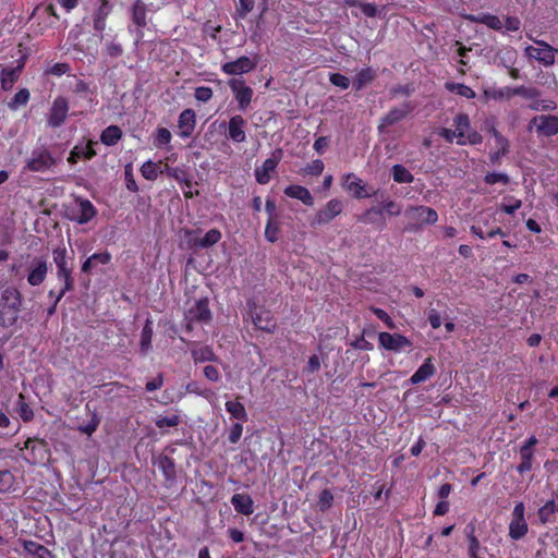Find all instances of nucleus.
Returning a JSON list of instances; mask_svg holds the SVG:
<instances>
[{
	"label": "nucleus",
	"mask_w": 558,
	"mask_h": 558,
	"mask_svg": "<svg viewBox=\"0 0 558 558\" xmlns=\"http://www.w3.org/2000/svg\"><path fill=\"white\" fill-rule=\"evenodd\" d=\"M196 124V112L193 109H183L178 117L179 136L184 140L192 137Z\"/></svg>",
	"instance_id": "obj_20"
},
{
	"label": "nucleus",
	"mask_w": 558,
	"mask_h": 558,
	"mask_svg": "<svg viewBox=\"0 0 558 558\" xmlns=\"http://www.w3.org/2000/svg\"><path fill=\"white\" fill-rule=\"evenodd\" d=\"M77 203L80 206V210L77 216L73 217V220H75L76 222L87 223L97 215V209L88 198H78Z\"/></svg>",
	"instance_id": "obj_30"
},
{
	"label": "nucleus",
	"mask_w": 558,
	"mask_h": 558,
	"mask_svg": "<svg viewBox=\"0 0 558 558\" xmlns=\"http://www.w3.org/2000/svg\"><path fill=\"white\" fill-rule=\"evenodd\" d=\"M369 310L374 313V315L380 319L381 323L389 329H396V324L393 318L383 308L371 306Z\"/></svg>",
	"instance_id": "obj_58"
},
{
	"label": "nucleus",
	"mask_w": 558,
	"mask_h": 558,
	"mask_svg": "<svg viewBox=\"0 0 558 558\" xmlns=\"http://www.w3.org/2000/svg\"><path fill=\"white\" fill-rule=\"evenodd\" d=\"M228 85L238 102V108L245 112L252 102L254 90L243 78H230Z\"/></svg>",
	"instance_id": "obj_9"
},
{
	"label": "nucleus",
	"mask_w": 558,
	"mask_h": 558,
	"mask_svg": "<svg viewBox=\"0 0 558 558\" xmlns=\"http://www.w3.org/2000/svg\"><path fill=\"white\" fill-rule=\"evenodd\" d=\"M522 199L517 198L512 195H507L504 197V202L500 205V210L506 213L507 215H513L517 210L522 207Z\"/></svg>",
	"instance_id": "obj_50"
},
{
	"label": "nucleus",
	"mask_w": 558,
	"mask_h": 558,
	"mask_svg": "<svg viewBox=\"0 0 558 558\" xmlns=\"http://www.w3.org/2000/svg\"><path fill=\"white\" fill-rule=\"evenodd\" d=\"M283 194L288 197L300 199L307 207H312L314 205V197L305 186L293 184L288 185L283 189Z\"/></svg>",
	"instance_id": "obj_27"
},
{
	"label": "nucleus",
	"mask_w": 558,
	"mask_h": 558,
	"mask_svg": "<svg viewBox=\"0 0 558 558\" xmlns=\"http://www.w3.org/2000/svg\"><path fill=\"white\" fill-rule=\"evenodd\" d=\"M97 145V142L93 140H88L85 146L75 145L69 153L68 162L70 165H75L80 160H90L96 157L97 151L94 146Z\"/></svg>",
	"instance_id": "obj_23"
},
{
	"label": "nucleus",
	"mask_w": 558,
	"mask_h": 558,
	"mask_svg": "<svg viewBox=\"0 0 558 558\" xmlns=\"http://www.w3.org/2000/svg\"><path fill=\"white\" fill-rule=\"evenodd\" d=\"M183 319L196 322L201 325L210 324L213 312L209 307V300L207 298L196 300L192 306L184 311Z\"/></svg>",
	"instance_id": "obj_8"
},
{
	"label": "nucleus",
	"mask_w": 558,
	"mask_h": 558,
	"mask_svg": "<svg viewBox=\"0 0 558 558\" xmlns=\"http://www.w3.org/2000/svg\"><path fill=\"white\" fill-rule=\"evenodd\" d=\"M181 422V418L179 415L177 414H173V415H169V416H163V417H159L155 421V425L158 427V428H163V427H175L180 424Z\"/></svg>",
	"instance_id": "obj_63"
},
{
	"label": "nucleus",
	"mask_w": 558,
	"mask_h": 558,
	"mask_svg": "<svg viewBox=\"0 0 558 558\" xmlns=\"http://www.w3.org/2000/svg\"><path fill=\"white\" fill-rule=\"evenodd\" d=\"M123 136L122 130L120 126L111 124L102 130L100 134V141L102 144L107 146L116 145Z\"/></svg>",
	"instance_id": "obj_37"
},
{
	"label": "nucleus",
	"mask_w": 558,
	"mask_h": 558,
	"mask_svg": "<svg viewBox=\"0 0 558 558\" xmlns=\"http://www.w3.org/2000/svg\"><path fill=\"white\" fill-rule=\"evenodd\" d=\"M343 210L342 201L339 198H330L327 205L318 210L314 217V222L317 225H327L335 217L339 216Z\"/></svg>",
	"instance_id": "obj_21"
},
{
	"label": "nucleus",
	"mask_w": 558,
	"mask_h": 558,
	"mask_svg": "<svg viewBox=\"0 0 558 558\" xmlns=\"http://www.w3.org/2000/svg\"><path fill=\"white\" fill-rule=\"evenodd\" d=\"M172 141V133L165 126H158L154 133L153 144L155 147L160 148L167 146Z\"/></svg>",
	"instance_id": "obj_47"
},
{
	"label": "nucleus",
	"mask_w": 558,
	"mask_h": 558,
	"mask_svg": "<svg viewBox=\"0 0 558 558\" xmlns=\"http://www.w3.org/2000/svg\"><path fill=\"white\" fill-rule=\"evenodd\" d=\"M436 374V367L432 362L430 357L424 360L421 366L414 372L411 376L410 381L413 385H417L429 379L432 376Z\"/></svg>",
	"instance_id": "obj_29"
},
{
	"label": "nucleus",
	"mask_w": 558,
	"mask_h": 558,
	"mask_svg": "<svg viewBox=\"0 0 558 558\" xmlns=\"http://www.w3.org/2000/svg\"><path fill=\"white\" fill-rule=\"evenodd\" d=\"M558 512V504L551 499L544 504L537 511L538 519L546 524L554 521V514Z\"/></svg>",
	"instance_id": "obj_41"
},
{
	"label": "nucleus",
	"mask_w": 558,
	"mask_h": 558,
	"mask_svg": "<svg viewBox=\"0 0 558 558\" xmlns=\"http://www.w3.org/2000/svg\"><path fill=\"white\" fill-rule=\"evenodd\" d=\"M415 110V104L413 101H403L398 107H392L381 119L378 124V131L383 132L386 126L397 124L398 122L405 119L410 113Z\"/></svg>",
	"instance_id": "obj_12"
},
{
	"label": "nucleus",
	"mask_w": 558,
	"mask_h": 558,
	"mask_svg": "<svg viewBox=\"0 0 558 558\" xmlns=\"http://www.w3.org/2000/svg\"><path fill=\"white\" fill-rule=\"evenodd\" d=\"M48 274V264L44 257H34L27 266L26 281L32 287L44 283Z\"/></svg>",
	"instance_id": "obj_16"
},
{
	"label": "nucleus",
	"mask_w": 558,
	"mask_h": 558,
	"mask_svg": "<svg viewBox=\"0 0 558 558\" xmlns=\"http://www.w3.org/2000/svg\"><path fill=\"white\" fill-rule=\"evenodd\" d=\"M405 216L409 222L404 230L412 233L420 232L424 225H435L439 219V215L434 208L422 205L408 207Z\"/></svg>",
	"instance_id": "obj_3"
},
{
	"label": "nucleus",
	"mask_w": 558,
	"mask_h": 558,
	"mask_svg": "<svg viewBox=\"0 0 558 558\" xmlns=\"http://www.w3.org/2000/svg\"><path fill=\"white\" fill-rule=\"evenodd\" d=\"M192 357L195 363L202 362H216L219 360V356L215 353L211 347L209 345H198L191 350Z\"/></svg>",
	"instance_id": "obj_35"
},
{
	"label": "nucleus",
	"mask_w": 558,
	"mask_h": 558,
	"mask_svg": "<svg viewBox=\"0 0 558 558\" xmlns=\"http://www.w3.org/2000/svg\"><path fill=\"white\" fill-rule=\"evenodd\" d=\"M376 80V72L372 68H365L359 71L352 81V87L355 92H360L365 85Z\"/></svg>",
	"instance_id": "obj_34"
},
{
	"label": "nucleus",
	"mask_w": 558,
	"mask_h": 558,
	"mask_svg": "<svg viewBox=\"0 0 558 558\" xmlns=\"http://www.w3.org/2000/svg\"><path fill=\"white\" fill-rule=\"evenodd\" d=\"M72 93L75 95L82 96L85 100H87L88 105L93 104V92L89 88V84L84 80H77L72 89Z\"/></svg>",
	"instance_id": "obj_51"
},
{
	"label": "nucleus",
	"mask_w": 558,
	"mask_h": 558,
	"mask_svg": "<svg viewBox=\"0 0 558 558\" xmlns=\"http://www.w3.org/2000/svg\"><path fill=\"white\" fill-rule=\"evenodd\" d=\"M333 501V495L331 494L330 489H323L319 493L317 506L320 511L326 512L329 510Z\"/></svg>",
	"instance_id": "obj_57"
},
{
	"label": "nucleus",
	"mask_w": 558,
	"mask_h": 558,
	"mask_svg": "<svg viewBox=\"0 0 558 558\" xmlns=\"http://www.w3.org/2000/svg\"><path fill=\"white\" fill-rule=\"evenodd\" d=\"M383 215V209L379 207H372L367 209L365 213L357 217V220L364 223H372L376 221V217H380Z\"/></svg>",
	"instance_id": "obj_61"
},
{
	"label": "nucleus",
	"mask_w": 558,
	"mask_h": 558,
	"mask_svg": "<svg viewBox=\"0 0 558 558\" xmlns=\"http://www.w3.org/2000/svg\"><path fill=\"white\" fill-rule=\"evenodd\" d=\"M247 308L251 314L253 325L265 332L272 333L277 328V323L271 312L264 306H258L255 301L247 302Z\"/></svg>",
	"instance_id": "obj_5"
},
{
	"label": "nucleus",
	"mask_w": 558,
	"mask_h": 558,
	"mask_svg": "<svg viewBox=\"0 0 558 558\" xmlns=\"http://www.w3.org/2000/svg\"><path fill=\"white\" fill-rule=\"evenodd\" d=\"M57 166V160L48 148H35L25 162L24 170L45 172Z\"/></svg>",
	"instance_id": "obj_4"
},
{
	"label": "nucleus",
	"mask_w": 558,
	"mask_h": 558,
	"mask_svg": "<svg viewBox=\"0 0 558 558\" xmlns=\"http://www.w3.org/2000/svg\"><path fill=\"white\" fill-rule=\"evenodd\" d=\"M246 121L240 114L233 116L228 122L222 121L220 128L227 129V137L233 143H244L246 141L245 135Z\"/></svg>",
	"instance_id": "obj_17"
},
{
	"label": "nucleus",
	"mask_w": 558,
	"mask_h": 558,
	"mask_svg": "<svg viewBox=\"0 0 558 558\" xmlns=\"http://www.w3.org/2000/svg\"><path fill=\"white\" fill-rule=\"evenodd\" d=\"M445 88L448 92L456 93L457 95L462 96L466 99H473L476 97L475 92L463 83L446 82Z\"/></svg>",
	"instance_id": "obj_43"
},
{
	"label": "nucleus",
	"mask_w": 558,
	"mask_h": 558,
	"mask_svg": "<svg viewBox=\"0 0 558 558\" xmlns=\"http://www.w3.org/2000/svg\"><path fill=\"white\" fill-rule=\"evenodd\" d=\"M15 476L9 470H0V493H10L15 490Z\"/></svg>",
	"instance_id": "obj_48"
},
{
	"label": "nucleus",
	"mask_w": 558,
	"mask_h": 558,
	"mask_svg": "<svg viewBox=\"0 0 558 558\" xmlns=\"http://www.w3.org/2000/svg\"><path fill=\"white\" fill-rule=\"evenodd\" d=\"M23 547L26 553L36 556L37 558H50L51 553L46 546L35 541H25Z\"/></svg>",
	"instance_id": "obj_42"
},
{
	"label": "nucleus",
	"mask_w": 558,
	"mask_h": 558,
	"mask_svg": "<svg viewBox=\"0 0 558 558\" xmlns=\"http://www.w3.org/2000/svg\"><path fill=\"white\" fill-rule=\"evenodd\" d=\"M23 296L19 288L8 286L0 290V327H14L21 317Z\"/></svg>",
	"instance_id": "obj_1"
},
{
	"label": "nucleus",
	"mask_w": 558,
	"mask_h": 558,
	"mask_svg": "<svg viewBox=\"0 0 558 558\" xmlns=\"http://www.w3.org/2000/svg\"><path fill=\"white\" fill-rule=\"evenodd\" d=\"M536 47L527 46L525 53L531 59L537 60L544 66H553L555 62V51L553 46L543 41V39H535Z\"/></svg>",
	"instance_id": "obj_11"
},
{
	"label": "nucleus",
	"mask_w": 558,
	"mask_h": 558,
	"mask_svg": "<svg viewBox=\"0 0 558 558\" xmlns=\"http://www.w3.org/2000/svg\"><path fill=\"white\" fill-rule=\"evenodd\" d=\"M378 344L380 348L392 352H400L412 347V342L404 335L388 331H380L378 333Z\"/></svg>",
	"instance_id": "obj_13"
},
{
	"label": "nucleus",
	"mask_w": 558,
	"mask_h": 558,
	"mask_svg": "<svg viewBox=\"0 0 558 558\" xmlns=\"http://www.w3.org/2000/svg\"><path fill=\"white\" fill-rule=\"evenodd\" d=\"M279 159L268 158L260 167L255 169V179L258 184L265 185L270 180V172L278 166Z\"/></svg>",
	"instance_id": "obj_31"
},
{
	"label": "nucleus",
	"mask_w": 558,
	"mask_h": 558,
	"mask_svg": "<svg viewBox=\"0 0 558 558\" xmlns=\"http://www.w3.org/2000/svg\"><path fill=\"white\" fill-rule=\"evenodd\" d=\"M468 20L473 23L483 24L494 31H501L504 28V23L499 16L492 13L470 14Z\"/></svg>",
	"instance_id": "obj_28"
},
{
	"label": "nucleus",
	"mask_w": 558,
	"mask_h": 558,
	"mask_svg": "<svg viewBox=\"0 0 558 558\" xmlns=\"http://www.w3.org/2000/svg\"><path fill=\"white\" fill-rule=\"evenodd\" d=\"M280 222L276 217H268L265 225L264 236L267 241L275 243L279 238Z\"/></svg>",
	"instance_id": "obj_44"
},
{
	"label": "nucleus",
	"mask_w": 558,
	"mask_h": 558,
	"mask_svg": "<svg viewBox=\"0 0 558 558\" xmlns=\"http://www.w3.org/2000/svg\"><path fill=\"white\" fill-rule=\"evenodd\" d=\"M20 449L27 451L25 460L32 465L44 463L49 456L48 444L38 438L26 439Z\"/></svg>",
	"instance_id": "obj_7"
},
{
	"label": "nucleus",
	"mask_w": 558,
	"mask_h": 558,
	"mask_svg": "<svg viewBox=\"0 0 558 558\" xmlns=\"http://www.w3.org/2000/svg\"><path fill=\"white\" fill-rule=\"evenodd\" d=\"M221 239V231L218 229H211L207 231L203 238L195 241V245L199 247H209L218 243Z\"/></svg>",
	"instance_id": "obj_49"
},
{
	"label": "nucleus",
	"mask_w": 558,
	"mask_h": 558,
	"mask_svg": "<svg viewBox=\"0 0 558 558\" xmlns=\"http://www.w3.org/2000/svg\"><path fill=\"white\" fill-rule=\"evenodd\" d=\"M538 95L537 90L534 88H527L525 85H519L518 87L510 88L506 87L504 89H499L494 92V99H502V98H511L513 96H522L524 98L531 99Z\"/></svg>",
	"instance_id": "obj_24"
},
{
	"label": "nucleus",
	"mask_w": 558,
	"mask_h": 558,
	"mask_svg": "<svg viewBox=\"0 0 558 558\" xmlns=\"http://www.w3.org/2000/svg\"><path fill=\"white\" fill-rule=\"evenodd\" d=\"M325 169V163L320 159L313 160L302 169L301 173L304 175H320Z\"/></svg>",
	"instance_id": "obj_55"
},
{
	"label": "nucleus",
	"mask_w": 558,
	"mask_h": 558,
	"mask_svg": "<svg viewBox=\"0 0 558 558\" xmlns=\"http://www.w3.org/2000/svg\"><path fill=\"white\" fill-rule=\"evenodd\" d=\"M484 183L487 185H494L497 183L507 185L509 183V177L507 173L488 172L484 175Z\"/></svg>",
	"instance_id": "obj_59"
},
{
	"label": "nucleus",
	"mask_w": 558,
	"mask_h": 558,
	"mask_svg": "<svg viewBox=\"0 0 558 558\" xmlns=\"http://www.w3.org/2000/svg\"><path fill=\"white\" fill-rule=\"evenodd\" d=\"M255 5V0H238L235 9L240 19H245Z\"/></svg>",
	"instance_id": "obj_62"
},
{
	"label": "nucleus",
	"mask_w": 558,
	"mask_h": 558,
	"mask_svg": "<svg viewBox=\"0 0 558 558\" xmlns=\"http://www.w3.org/2000/svg\"><path fill=\"white\" fill-rule=\"evenodd\" d=\"M225 407L231 418L238 420L240 422L247 421V413L241 401L229 400L225 403Z\"/></svg>",
	"instance_id": "obj_39"
},
{
	"label": "nucleus",
	"mask_w": 558,
	"mask_h": 558,
	"mask_svg": "<svg viewBox=\"0 0 558 558\" xmlns=\"http://www.w3.org/2000/svg\"><path fill=\"white\" fill-rule=\"evenodd\" d=\"M145 180H155L158 175V165L151 160L144 162L140 169Z\"/></svg>",
	"instance_id": "obj_56"
},
{
	"label": "nucleus",
	"mask_w": 558,
	"mask_h": 558,
	"mask_svg": "<svg viewBox=\"0 0 558 558\" xmlns=\"http://www.w3.org/2000/svg\"><path fill=\"white\" fill-rule=\"evenodd\" d=\"M52 258L57 267L56 277L63 282V287L58 292V300H62L66 292L74 290L75 281L73 278L72 258L68 257L66 246H58L52 250Z\"/></svg>",
	"instance_id": "obj_2"
},
{
	"label": "nucleus",
	"mask_w": 558,
	"mask_h": 558,
	"mask_svg": "<svg viewBox=\"0 0 558 558\" xmlns=\"http://www.w3.org/2000/svg\"><path fill=\"white\" fill-rule=\"evenodd\" d=\"M391 172H392V177H393V181L395 182H397L399 184H402V183H407V184L413 183L414 175L404 166H402V165H395L392 167V169H391Z\"/></svg>",
	"instance_id": "obj_45"
},
{
	"label": "nucleus",
	"mask_w": 558,
	"mask_h": 558,
	"mask_svg": "<svg viewBox=\"0 0 558 558\" xmlns=\"http://www.w3.org/2000/svg\"><path fill=\"white\" fill-rule=\"evenodd\" d=\"M487 132L495 140L496 146L498 148L502 147V153H509L510 145H509L507 137L504 136L494 124H492L487 128Z\"/></svg>",
	"instance_id": "obj_52"
},
{
	"label": "nucleus",
	"mask_w": 558,
	"mask_h": 558,
	"mask_svg": "<svg viewBox=\"0 0 558 558\" xmlns=\"http://www.w3.org/2000/svg\"><path fill=\"white\" fill-rule=\"evenodd\" d=\"M131 21L136 26L134 31L135 45L144 38L143 28L147 26V7L142 0H136L131 8Z\"/></svg>",
	"instance_id": "obj_14"
},
{
	"label": "nucleus",
	"mask_w": 558,
	"mask_h": 558,
	"mask_svg": "<svg viewBox=\"0 0 558 558\" xmlns=\"http://www.w3.org/2000/svg\"><path fill=\"white\" fill-rule=\"evenodd\" d=\"M231 505L242 515H250L254 512V500L248 494H234L231 497Z\"/></svg>",
	"instance_id": "obj_26"
},
{
	"label": "nucleus",
	"mask_w": 558,
	"mask_h": 558,
	"mask_svg": "<svg viewBox=\"0 0 558 558\" xmlns=\"http://www.w3.org/2000/svg\"><path fill=\"white\" fill-rule=\"evenodd\" d=\"M69 113V101L64 96H57L47 114V124L50 128H60L66 122Z\"/></svg>",
	"instance_id": "obj_10"
},
{
	"label": "nucleus",
	"mask_w": 558,
	"mask_h": 558,
	"mask_svg": "<svg viewBox=\"0 0 558 558\" xmlns=\"http://www.w3.org/2000/svg\"><path fill=\"white\" fill-rule=\"evenodd\" d=\"M195 98L199 102H208L214 97V90L206 85H201L195 88Z\"/></svg>",
	"instance_id": "obj_64"
},
{
	"label": "nucleus",
	"mask_w": 558,
	"mask_h": 558,
	"mask_svg": "<svg viewBox=\"0 0 558 558\" xmlns=\"http://www.w3.org/2000/svg\"><path fill=\"white\" fill-rule=\"evenodd\" d=\"M527 533L529 523L525 519V506L523 501H519L512 510V518L508 526V536L513 541H519Z\"/></svg>",
	"instance_id": "obj_6"
},
{
	"label": "nucleus",
	"mask_w": 558,
	"mask_h": 558,
	"mask_svg": "<svg viewBox=\"0 0 558 558\" xmlns=\"http://www.w3.org/2000/svg\"><path fill=\"white\" fill-rule=\"evenodd\" d=\"M20 68L16 69H2L0 73L1 89L9 92L13 88L14 83L20 77Z\"/></svg>",
	"instance_id": "obj_38"
},
{
	"label": "nucleus",
	"mask_w": 558,
	"mask_h": 558,
	"mask_svg": "<svg viewBox=\"0 0 558 558\" xmlns=\"http://www.w3.org/2000/svg\"><path fill=\"white\" fill-rule=\"evenodd\" d=\"M415 92V85L413 83L407 84H397L393 85L389 90V95L391 98H396L397 96H405L409 97Z\"/></svg>",
	"instance_id": "obj_53"
},
{
	"label": "nucleus",
	"mask_w": 558,
	"mask_h": 558,
	"mask_svg": "<svg viewBox=\"0 0 558 558\" xmlns=\"http://www.w3.org/2000/svg\"><path fill=\"white\" fill-rule=\"evenodd\" d=\"M165 170L169 177H171L175 182L185 187L183 194L186 198H193L194 196L198 195L197 190L195 192L192 191L193 181L189 177L186 170L179 167H170L168 165H166Z\"/></svg>",
	"instance_id": "obj_22"
},
{
	"label": "nucleus",
	"mask_w": 558,
	"mask_h": 558,
	"mask_svg": "<svg viewBox=\"0 0 558 558\" xmlns=\"http://www.w3.org/2000/svg\"><path fill=\"white\" fill-rule=\"evenodd\" d=\"M17 413L22 420V422L24 423H28V422H32L34 420V410L32 409V407L25 401V397L24 395L20 393L19 395V400H17Z\"/></svg>",
	"instance_id": "obj_46"
},
{
	"label": "nucleus",
	"mask_w": 558,
	"mask_h": 558,
	"mask_svg": "<svg viewBox=\"0 0 558 558\" xmlns=\"http://www.w3.org/2000/svg\"><path fill=\"white\" fill-rule=\"evenodd\" d=\"M156 464L162 472L166 482L172 484L175 478V461L168 454H159Z\"/></svg>",
	"instance_id": "obj_32"
},
{
	"label": "nucleus",
	"mask_w": 558,
	"mask_h": 558,
	"mask_svg": "<svg viewBox=\"0 0 558 558\" xmlns=\"http://www.w3.org/2000/svg\"><path fill=\"white\" fill-rule=\"evenodd\" d=\"M99 2L100 5L93 13V27L97 32H104L111 12V5L109 0H99Z\"/></svg>",
	"instance_id": "obj_25"
},
{
	"label": "nucleus",
	"mask_w": 558,
	"mask_h": 558,
	"mask_svg": "<svg viewBox=\"0 0 558 558\" xmlns=\"http://www.w3.org/2000/svg\"><path fill=\"white\" fill-rule=\"evenodd\" d=\"M100 421L101 420L98 416V414L96 412H92V416H90L88 424L78 426V430L89 437V435H92L94 432H96V429L98 428V426L100 424Z\"/></svg>",
	"instance_id": "obj_60"
},
{
	"label": "nucleus",
	"mask_w": 558,
	"mask_h": 558,
	"mask_svg": "<svg viewBox=\"0 0 558 558\" xmlns=\"http://www.w3.org/2000/svg\"><path fill=\"white\" fill-rule=\"evenodd\" d=\"M154 337V326L153 322L149 318L146 320L140 340V351L142 354H147L151 349V341Z\"/></svg>",
	"instance_id": "obj_36"
},
{
	"label": "nucleus",
	"mask_w": 558,
	"mask_h": 558,
	"mask_svg": "<svg viewBox=\"0 0 558 558\" xmlns=\"http://www.w3.org/2000/svg\"><path fill=\"white\" fill-rule=\"evenodd\" d=\"M342 187L348 192H352L355 198L372 197L377 193V191H367L366 185L362 182V179L352 172L342 177Z\"/></svg>",
	"instance_id": "obj_18"
},
{
	"label": "nucleus",
	"mask_w": 558,
	"mask_h": 558,
	"mask_svg": "<svg viewBox=\"0 0 558 558\" xmlns=\"http://www.w3.org/2000/svg\"><path fill=\"white\" fill-rule=\"evenodd\" d=\"M257 64V59H251L247 56H242L235 60L222 63L221 72L227 75H241L252 72L256 69Z\"/></svg>",
	"instance_id": "obj_15"
},
{
	"label": "nucleus",
	"mask_w": 558,
	"mask_h": 558,
	"mask_svg": "<svg viewBox=\"0 0 558 558\" xmlns=\"http://www.w3.org/2000/svg\"><path fill=\"white\" fill-rule=\"evenodd\" d=\"M29 98H31V94H29L28 89L22 88L14 95L12 100L9 102V107L12 110H16V108L26 105L28 102Z\"/></svg>",
	"instance_id": "obj_54"
},
{
	"label": "nucleus",
	"mask_w": 558,
	"mask_h": 558,
	"mask_svg": "<svg viewBox=\"0 0 558 558\" xmlns=\"http://www.w3.org/2000/svg\"><path fill=\"white\" fill-rule=\"evenodd\" d=\"M535 125L539 136L551 137L558 134V117L557 116H537L531 119L530 129Z\"/></svg>",
	"instance_id": "obj_19"
},
{
	"label": "nucleus",
	"mask_w": 558,
	"mask_h": 558,
	"mask_svg": "<svg viewBox=\"0 0 558 558\" xmlns=\"http://www.w3.org/2000/svg\"><path fill=\"white\" fill-rule=\"evenodd\" d=\"M520 463L517 465V471L520 474L527 473L532 470L534 461V450H530L523 447L519 449Z\"/></svg>",
	"instance_id": "obj_40"
},
{
	"label": "nucleus",
	"mask_w": 558,
	"mask_h": 558,
	"mask_svg": "<svg viewBox=\"0 0 558 558\" xmlns=\"http://www.w3.org/2000/svg\"><path fill=\"white\" fill-rule=\"evenodd\" d=\"M453 125L456 126L457 143L459 145H465L466 133L471 129V121L466 113H459L453 119Z\"/></svg>",
	"instance_id": "obj_33"
}]
</instances>
